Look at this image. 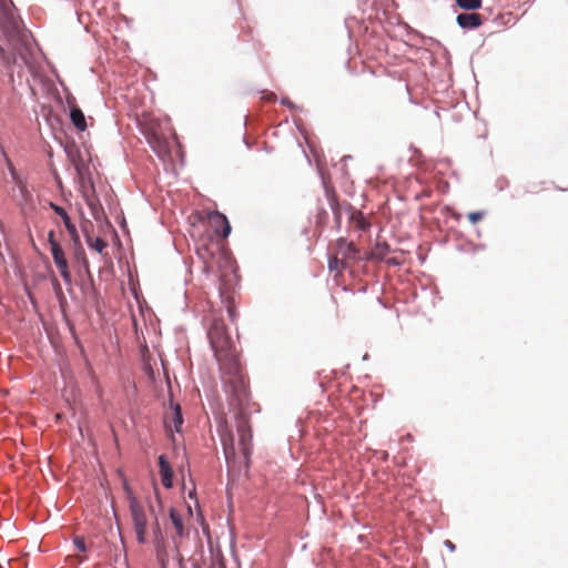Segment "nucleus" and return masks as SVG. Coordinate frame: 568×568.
Listing matches in <instances>:
<instances>
[{"label": "nucleus", "mask_w": 568, "mask_h": 568, "mask_svg": "<svg viewBox=\"0 0 568 568\" xmlns=\"http://www.w3.org/2000/svg\"><path fill=\"white\" fill-rule=\"evenodd\" d=\"M52 286H53V288H54V291H55V293H57V294H60V293H61V291H62V290H61V285H60V283H59V281H58L57 278H54V280L52 281Z\"/></svg>", "instance_id": "obj_26"}, {"label": "nucleus", "mask_w": 568, "mask_h": 568, "mask_svg": "<svg viewBox=\"0 0 568 568\" xmlns=\"http://www.w3.org/2000/svg\"><path fill=\"white\" fill-rule=\"evenodd\" d=\"M359 226H361L362 230H366L368 227V223L362 221Z\"/></svg>", "instance_id": "obj_28"}, {"label": "nucleus", "mask_w": 568, "mask_h": 568, "mask_svg": "<svg viewBox=\"0 0 568 568\" xmlns=\"http://www.w3.org/2000/svg\"><path fill=\"white\" fill-rule=\"evenodd\" d=\"M1 153L4 159V162H6L7 169L10 173L12 182L16 184L21 196L23 199H27L29 195V191H28V185H27L26 180L18 173L12 161L9 159L7 152L4 151V149L2 146H1Z\"/></svg>", "instance_id": "obj_8"}, {"label": "nucleus", "mask_w": 568, "mask_h": 568, "mask_svg": "<svg viewBox=\"0 0 568 568\" xmlns=\"http://www.w3.org/2000/svg\"><path fill=\"white\" fill-rule=\"evenodd\" d=\"M159 467L162 484L165 488L172 487L173 471L164 455L159 456Z\"/></svg>", "instance_id": "obj_13"}, {"label": "nucleus", "mask_w": 568, "mask_h": 568, "mask_svg": "<svg viewBox=\"0 0 568 568\" xmlns=\"http://www.w3.org/2000/svg\"><path fill=\"white\" fill-rule=\"evenodd\" d=\"M457 6L464 10H476L481 7V0H455Z\"/></svg>", "instance_id": "obj_22"}, {"label": "nucleus", "mask_w": 568, "mask_h": 568, "mask_svg": "<svg viewBox=\"0 0 568 568\" xmlns=\"http://www.w3.org/2000/svg\"><path fill=\"white\" fill-rule=\"evenodd\" d=\"M214 217L216 219L217 222H221V224L223 225L222 231L215 229V233L221 235L222 237H227L229 234L231 233V226L226 216L221 213H216Z\"/></svg>", "instance_id": "obj_19"}, {"label": "nucleus", "mask_w": 568, "mask_h": 568, "mask_svg": "<svg viewBox=\"0 0 568 568\" xmlns=\"http://www.w3.org/2000/svg\"><path fill=\"white\" fill-rule=\"evenodd\" d=\"M457 23L463 29L474 30L481 26L483 20L479 13L467 12L457 16Z\"/></svg>", "instance_id": "obj_11"}, {"label": "nucleus", "mask_w": 568, "mask_h": 568, "mask_svg": "<svg viewBox=\"0 0 568 568\" xmlns=\"http://www.w3.org/2000/svg\"><path fill=\"white\" fill-rule=\"evenodd\" d=\"M70 119L72 124L79 130L84 131L87 129V121L84 113L78 106H73L70 111Z\"/></svg>", "instance_id": "obj_15"}, {"label": "nucleus", "mask_w": 568, "mask_h": 568, "mask_svg": "<svg viewBox=\"0 0 568 568\" xmlns=\"http://www.w3.org/2000/svg\"><path fill=\"white\" fill-rule=\"evenodd\" d=\"M237 449L244 458L245 466L248 467L252 455V430L248 419L243 412L236 416Z\"/></svg>", "instance_id": "obj_4"}, {"label": "nucleus", "mask_w": 568, "mask_h": 568, "mask_svg": "<svg viewBox=\"0 0 568 568\" xmlns=\"http://www.w3.org/2000/svg\"><path fill=\"white\" fill-rule=\"evenodd\" d=\"M388 263L397 264V262L395 260H389Z\"/></svg>", "instance_id": "obj_30"}, {"label": "nucleus", "mask_w": 568, "mask_h": 568, "mask_svg": "<svg viewBox=\"0 0 568 568\" xmlns=\"http://www.w3.org/2000/svg\"><path fill=\"white\" fill-rule=\"evenodd\" d=\"M170 519L175 529L176 535L179 537H183L184 536V525H183V519H182L181 514L176 509L171 508L170 509Z\"/></svg>", "instance_id": "obj_16"}, {"label": "nucleus", "mask_w": 568, "mask_h": 568, "mask_svg": "<svg viewBox=\"0 0 568 568\" xmlns=\"http://www.w3.org/2000/svg\"><path fill=\"white\" fill-rule=\"evenodd\" d=\"M389 252V245L386 243V242H383V243H376L374 250H373V255L378 258V260H384L387 255V253Z\"/></svg>", "instance_id": "obj_20"}, {"label": "nucleus", "mask_w": 568, "mask_h": 568, "mask_svg": "<svg viewBox=\"0 0 568 568\" xmlns=\"http://www.w3.org/2000/svg\"><path fill=\"white\" fill-rule=\"evenodd\" d=\"M72 245L75 262L85 273H89V261L81 244L80 235H78L77 242H72Z\"/></svg>", "instance_id": "obj_14"}, {"label": "nucleus", "mask_w": 568, "mask_h": 568, "mask_svg": "<svg viewBox=\"0 0 568 568\" xmlns=\"http://www.w3.org/2000/svg\"><path fill=\"white\" fill-rule=\"evenodd\" d=\"M282 103H283V104H287V105H290V106H291V103H290L287 100H285V99H283V100H282Z\"/></svg>", "instance_id": "obj_29"}, {"label": "nucleus", "mask_w": 568, "mask_h": 568, "mask_svg": "<svg viewBox=\"0 0 568 568\" xmlns=\"http://www.w3.org/2000/svg\"><path fill=\"white\" fill-rule=\"evenodd\" d=\"M484 216V213L483 212H470L468 214V219L471 223H476L478 221H480Z\"/></svg>", "instance_id": "obj_24"}, {"label": "nucleus", "mask_w": 568, "mask_h": 568, "mask_svg": "<svg viewBox=\"0 0 568 568\" xmlns=\"http://www.w3.org/2000/svg\"><path fill=\"white\" fill-rule=\"evenodd\" d=\"M346 267V263L344 258H339L337 256L331 257L328 261V270L331 272L339 273L342 270Z\"/></svg>", "instance_id": "obj_21"}, {"label": "nucleus", "mask_w": 568, "mask_h": 568, "mask_svg": "<svg viewBox=\"0 0 568 568\" xmlns=\"http://www.w3.org/2000/svg\"><path fill=\"white\" fill-rule=\"evenodd\" d=\"M51 254L64 283L70 285L72 282V275L62 246L60 244L52 243Z\"/></svg>", "instance_id": "obj_7"}, {"label": "nucleus", "mask_w": 568, "mask_h": 568, "mask_svg": "<svg viewBox=\"0 0 568 568\" xmlns=\"http://www.w3.org/2000/svg\"><path fill=\"white\" fill-rule=\"evenodd\" d=\"M124 490L129 499V508L133 523V528L136 535V540L140 545L148 541V515L143 505L134 496L133 491L126 483H124Z\"/></svg>", "instance_id": "obj_3"}, {"label": "nucleus", "mask_w": 568, "mask_h": 568, "mask_svg": "<svg viewBox=\"0 0 568 568\" xmlns=\"http://www.w3.org/2000/svg\"><path fill=\"white\" fill-rule=\"evenodd\" d=\"M337 251L342 255V258L356 260L358 256V250L354 243L346 241L345 239L337 240Z\"/></svg>", "instance_id": "obj_12"}, {"label": "nucleus", "mask_w": 568, "mask_h": 568, "mask_svg": "<svg viewBox=\"0 0 568 568\" xmlns=\"http://www.w3.org/2000/svg\"><path fill=\"white\" fill-rule=\"evenodd\" d=\"M207 337L220 365L225 390L232 395L236 405L241 406L247 398V386L225 325L220 321H214L207 332Z\"/></svg>", "instance_id": "obj_2"}, {"label": "nucleus", "mask_w": 568, "mask_h": 568, "mask_svg": "<svg viewBox=\"0 0 568 568\" xmlns=\"http://www.w3.org/2000/svg\"><path fill=\"white\" fill-rule=\"evenodd\" d=\"M163 423L169 435L173 436V433H182L184 419L180 404L170 399L169 406L165 408L163 415Z\"/></svg>", "instance_id": "obj_6"}, {"label": "nucleus", "mask_w": 568, "mask_h": 568, "mask_svg": "<svg viewBox=\"0 0 568 568\" xmlns=\"http://www.w3.org/2000/svg\"><path fill=\"white\" fill-rule=\"evenodd\" d=\"M10 0H0V55L4 64L24 65L32 77L42 69V54L27 30L20 29Z\"/></svg>", "instance_id": "obj_1"}, {"label": "nucleus", "mask_w": 568, "mask_h": 568, "mask_svg": "<svg viewBox=\"0 0 568 568\" xmlns=\"http://www.w3.org/2000/svg\"><path fill=\"white\" fill-rule=\"evenodd\" d=\"M48 242L50 244V250H52V243L59 244V242L55 240L54 231H50L48 234Z\"/></svg>", "instance_id": "obj_25"}, {"label": "nucleus", "mask_w": 568, "mask_h": 568, "mask_svg": "<svg viewBox=\"0 0 568 568\" xmlns=\"http://www.w3.org/2000/svg\"><path fill=\"white\" fill-rule=\"evenodd\" d=\"M224 254L220 243L212 237L203 239L196 246V255L204 263V270L206 272L213 270L214 266L219 264L220 257Z\"/></svg>", "instance_id": "obj_5"}, {"label": "nucleus", "mask_w": 568, "mask_h": 568, "mask_svg": "<svg viewBox=\"0 0 568 568\" xmlns=\"http://www.w3.org/2000/svg\"><path fill=\"white\" fill-rule=\"evenodd\" d=\"M87 236V244L90 248L97 251L98 253H102L103 250L106 247V242L101 237L92 239L89 234H85Z\"/></svg>", "instance_id": "obj_18"}, {"label": "nucleus", "mask_w": 568, "mask_h": 568, "mask_svg": "<svg viewBox=\"0 0 568 568\" xmlns=\"http://www.w3.org/2000/svg\"><path fill=\"white\" fill-rule=\"evenodd\" d=\"M220 436H221V442H222L225 459L227 463H231V460L235 459V456H236V446H235L234 435L225 428V429L221 430Z\"/></svg>", "instance_id": "obj_10"}, {"label": "nucleus", "mask_w": 568, "mask_h": 568, "mask_svg": "<svg viewBox=\"0 0 568 568\" xmlns=\"http://www.w3.org/2000/svg\"><path fill=\"white\" fill-rule=\"evenodd\" d=\"M146 139L154 152L160 154L162 151H164V140L159 134L154 132L149 133L146 134Z\"/></svg>", "instance_id": "obj_17"}, {"label": "nucleus", "mask_w": 568, "mask_h": 568, "mask_svg": "<svg viewBox=\"0 0 568 568\" xmlns=\"http://www.w3.org/2000/svg\"><path fill=\"white\" fill-rule=\"evenodd\" d=\"M50 207L51 210L58 215L61 217L65 229H67V232L70 236V240L71 242H77V237L79 235V232H78V229L75 226V224L71 221L68 212L60 205L53 203V202H50Z\"/></svg>", "instance_id": "obj_9"}, {"label": "nucleus", "mask_w": 568, "mask_h": 568, "mask_svg": "<svg viewBox=\"0 0 568 568\" xmlns=\"http://www.w3.org/2000/svg\"><path fill=\"white\" fill-rule=\"evenodd\" d=\"M444 545H445V547H447L452 552H453V551H455V549H456L455 544H454L453 541L448 540V539L444 541Z\"/></svg>", "instance_id": "obj_27"}, {"label": "nucleus", "mask_w": 568, "mask_h": 568, "mask_svg": "<svg viewBox=\"0 0 568 568\" xmlns=\"http://www.w3.org/2000/svg\"><path fill=\"white\" fill-rule=\"evenodd\" d=\"M73 544H74L77 550H79L81 552H84L87 550V545H85V540L83 537H81V536L74 537Z\"/></svg>", "instance_id": "obj_23"}]
</instances>
